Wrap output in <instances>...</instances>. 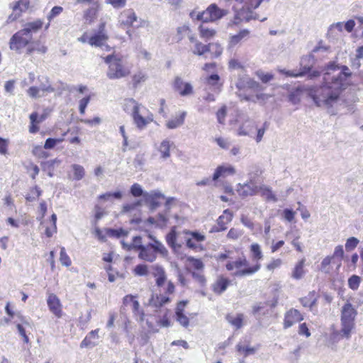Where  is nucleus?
I'll list each match as a JSON object with an SVG mask.
<instances>
[{"label":"nucleus","mask_w":363,"mask_h":363,"mask_svg":"<svg viewBox=\"0 0 363 363\" xmlns=\"http://www.w3.org/2000/svg\"><path fill=\"white\" fill-rule=\"evenodd\" d=\"M337 68L334 62H330L328 71L324 74L323 84L311 88L308 93L317 106L328 108L332 115L336 113L331 108L337 103L341 91L345 89V81L352 74L349 68L343 65L340 72L331 75L330 71H335Z\"/></svg>","instance_id":"nucleus-1"},{"label":"nucleus","mask_w":363,"mask_h":363,"mask_svg":"<svg viewBox=\"0 0 363 363\" xmlns=\"http://www.w3.org/2000/svg\"><path fill=\"white\" fill-rule=\"evenodd\" d=\"M225 267L228 271H233L235 269H236L233 273L234 277H244L252 275L258 272L261 268V264L259 262H257L255 265L249 267L248 261L245 257L242 256L238 257L235 261L228 262Z\"/></svg>","instance_id":"nucleus-2"},{"label":"nucleus","mask_w":363,"mask_h":363,"mask_svg":"<svg viewBox=\"0 0 363 363\" xmlns=\"http://www.w3.org/2000/svg\"><path fill=\"white\" fill-rule=\"evenodd\" d=\"M357 315V310L350 303L347 302L341 311V335L350 338L352 330L354 328V320Z\"/></svg>","instance_id":"nucleus-3"},{"label":"nucleus","mask_w":363,"mask_h":363,"mask_svg":"<svg viewBox=\"0 0 363 363\" xmlns=\"http://www.w3.org/2000/svg\"><path fill=\"white\" fill-rule=\"evenodd\" d=\"M150 238L153 240V242L144 245L139 250L138 257L146 262H153L157 259V253L167 255L168 251L161 242L152 235H150Z\"/></svg>","instance_id":"nucleus-4"},{"label":"nucleus","mask_w":363,"mask_h":363,"mask_svg":"<svg viewBox=\"0 0 363 363\" xmlns=\"http://www.w3.org/2000/svg\"><path fill=\"white\" fill-rule=\"evenodd\" d=\"M118 22L121 25L128 28L135 27L136 28L144 27L147 23L145 20L142 18L138 20V16L133 9L123 10L118 16Z\"/></svg>","instance_id":"nucleus-5"},{"label":"nucleus","mask_w":363,"mask_h":363,"mask_svg":"<svg viewBox=\"0 0 363 363\" xmlns=\"http://www.w3.org/2000/svg\"><path fill=\"white\" fill-rule=\"evenodd\" d=\"M38 80L40 83L38 86H30L28 91V94L33 99H37L43 96L45 93H52L55 91V88L52 86L48 77L39 76Z\"/></svg>","instance_id":"nucleus-6"},{"label":"nucleus","mask_w":363,"mask_h":363,"mask_svg":"<svg viewBox=\"0 0 363 363\" xmlns=\"http://www.w3.org/2000/svg\"><path fill=\"white\" fill-rule=\"evenodd\" d=\"M130 71L128 67L123 66L121 59H116L108 68L106 76L109 79H118L125 77Z\"/></svg>","instance_id":"nucleus-7"},{"label":"nucleus","mask_w":363,"mask_h":363,"mask_svg":"<svg viewBox=\"0 0 363 363\" xmlns=\"http://www.w3.org/2000/svg\"><path fill=\"white\" fill-rule=\"evenodd\" d=\"M31 40L32 38L30 35H27L22 30H20L11 38L9 42L10 49L20 52L22 48L29 46Z\"/></svg>","instance_id":"nucleus-8"},{"label":"nucleus","mask_w":363,"mask_h":363,"mask_svg":"<svg viewBox=\"0 0 363 363\" xmlns=\"http://www.w3.org/2000/svg\"><path fill=\"white\" fill-rule=\"evenodd\" d=\"M248 182L244 184H239L238 185L237 191L242 198L253 196L258 191V186L255 182V176H253L252 173H248Z\"/></svg>","instance_id":"nucleus-9"},{"label":"nucleus","mask_w":363,"mask_h":363,"mask_svg":"<svg viewBox=\"0 0 363 363\" xmlns=\"http://www.w3.org/2000/svg\"><path fill=\"white\" fill-rule=\"evenodd\" d=\"M235 86L240 91L245 89H252L255 91L263 90L262 86L259 82L248 76L240 77L235 83Z\"/></svg>","instance_id":"nucleus-10"},{"label":"nucleus","mask_w":363,"mask_h":363,"mask_svg":"<svg viewBox=\"0 0 363 363\" xmlns=\"http://www.w3.org/2000/svg\"><path fill=\"white\" fill-rule=\"evenodd\" d=\"M143 199L145 203L148 204L150 211H155L160 206V199H165V196L159 190H154L150 192H145L143 194Z\"/></svg>","instance_id":"nucleus-11"},{"label":"nucleus","mask_w":363,"mask_h":363,"mask_svg":"<svg viewBox=\"0 0 363 363\" xmlns=\"http://www.w3.org/2000/svg\"><path fill=\"white\" fill-rule=\"evenodd\" d=\"M105 30V23H101L99 25V30L94 35H93L89 39V43L95 47H103L104 45H106V41L108 40V35L104 31Z\"/></svg>","instance_id":"nucleus-12"},{"label":"nucleus","mask_w":363,"mask_h":363,"mask_svg":"<svg viewBox=\"0 0 363 363\" xmlns=\"http://www.w3.org/2000/svg\"><path fill=\"white\" fill-rule=\"evenodd\" d=\"M174 89L182 96H186L193 93V86L189 82H184L180 77H176L173 83Z\"/></svg>","instance_id":"nucleus-13"},{"label":"nucleus","mask_w":363,"mask_h":363,"mask_svg":"<svg viewBox=\"0 0 363 363\" xmlns=\"http://www.w3.org/2000/svg\"><path fill=\"white\" fill-rule=\"evenodd\" d=\"M303 319L302 315L298 310L291 308L285 313L284 327V328H289L296 323L301 321Z\"/></svg>","instance_id":"nucleus-14"},{"label":"nucleus","mask_w":363,"mask_h":363,"mask_svg":"<svg viewBox=\"0 0 363 363\" xmlns=\"http://www.w3.org/2000/svg\"><path fill=\"white\" fill-rule=\"evenodd\" d=\"M128 102L130 106H133L132 115L134 122L139 128H143L146 125L147 121L144 117L139 113V106L138 103L133 99H128Z\"/></svg>","instance_id":"nucleus-15"},{"label":"nucleus","mask_w":363,"mask_h":363,"mask_svg":"<svg viewBox=\"0 0 363 363\" xmlns=\"http://www.w3.org/2000/svg\"><path fill=\"white\" fill-rule=\"evenodd\" d=\"M47 303L50 311L57 318H61L62 315L61 303L57 296L53 294L49 295Z\"/></svg>","instance_id":"nucleus-16"},{"label":"nucleus","mask_w":363,"mask_h":363,"mask_svg":"<svg viewBox=\"0 0 363 363\" xmlns=\"http://www.w3.org/2000/svg\"><path fill=\"white\" fill-rule=\"evenodd\" d=\"M231 281L228 278L219 276L212 284L211 288L215 294L220 295L227 289Z\"/></svg>","instance_id":"nucleus-17"},{"label":"nucleus","mask_w":363,"mask_h":363,"mask_svg":"<svg viewBox=\"0 0 363 363\" xmlns=\"http://www.w3.org/2000/svg\"><path fill=\"white\" fill-rule=\"evenodd\" d=\"M224 214H227V216L225 217L224 215L219 216L217 220V225H215L212 228L211 231L213 232H220L225 230L226 227V223L230 222L232 220V214L230 213L228 209H226L223 212Z\"/></svg>","instance_id":"nucleus-18"},{"label":"nucleus","mask_w":363,"mask_h":363,"mask_svg":"<svg viewBox=\"0 0 363 363\" xmlns=\"http://www.w3.org/2000/svg\"><path fill=\"white\" fill-rule=\"evenodd\" d=\"M255 128V122L252 120H247L238 130V135L240 136L252 137Z\"/></svg>","instance_id":"nucleus-19"},{"label":"nucleus","mask_w":363,"mask_h":363,"mask_svg":"<svg viewBox=\"0 0 363 363\" xmlns=\"http://www.w3.org/2000/svg\"><path fill=\"white\" fill-rule=\"evenodd\" d=\"M235 173V170L233 167L228 165V166H219L216 168L215 170V172L213 173L212 179L213 181L218 180L220 177H225L228 175L234 174Z\"/></svg>","instance_id":"nucleus-20"},{"label":"nucleus","mask_w":363,"mask_h":363,"mask_svg":"<svg viewBox=\"0 0 363 363\" xmlns=\"http://www.w3.org/2000/svg\"><path fill=\"white\" fill-rule=\"evenodd\" d=\"M252 19H257V14L254 13L252 11L245 12L244 10H241L240 11L235 13L232 23L237 25L242 20L250 21Z\"/></svg>","instance_id":"nucleus-21"},{"label":"nucleus","mask_w":363,"mask_h":363,"mask_svg":"<svg viewBox=\"0 0 363 363\" xmlns=\"http://www.w3.org/2000/svg\"><path fill=\"white\" fill-rule=\"evenodd\" d=\"M152 275L156 277V285L158 287L162 286L166 281L167 277L164 268L160 265H153L152 267Z\"/></svg>","instance_id":"nucleus-22"},{"label":"nucleus","mask_w":363,"mask_h":363,"mask_svg":"<svg viewBox=\"0 0 363 363\" xmlns=\"http://www.w3.org/2000/svg\"><path fill=\"white\" fill-rule=\"evenodd\" d=\"M43 24V21L38 19L35 21L26 23L24 28L21 30L27 35H28L32 38L33 34L37 33L42 28Z\"/></svg>","instance_id":"nucleus-23"},{"label":"nucleus","mask_w":363,"mask_h":363,"mask_svg":"<svg viewBox=\"0 0 363 363\" xmlns=\"http://www.w3.org/2000/svg\"><path fill=\"white\" fill-rule=\"evenodd\" d=\"M169 301L170 298L166 296L160 295L154 296V295H152V297L148 301V306L158 308L167 304Z\"/></svg>","instance_id":"nucleus-24"},{"label":"nucleus","mask_w":363,"mask_h":363,"mask_svg":"<svg viewBox=\"0 0 363 363\" xmlns=\"http://www.w3.org/2000/svg\"><path fill=\"white\" fill-rule=\"evenodd\" d=\"M177 231L176 227L173 226L170 231L166 235V242L167 245L173 250H177L181 247L180 245L177 244Z\"/></svg>","instance_id":"nucleus-25"},{"label":"nucleus","mask_w":363,"mask_h":363,"mask_svg":"<svg viewBox=\"0 0 363 363\" xmlns=\"http://www.w3.org/2000/svg\"><path fill=\"white\" fill-rule=\"evenodd\" d=\"M186 115V113L185 111H183L179 116H177L175 118L168 121L166 123L167 127L169 129H174L181 126L182 125H183L184 122Z\"/></svg>","instance_id":"nucleus-26"},{"label":"nucleus","mask_w":363,"mask_h":363,"mask_svg":"<svg viewBox=\"0 0 363 363\" xmlns=\"http://www.w3.org/2000/svg\"><path fill=\"white\" fill-rule=\"evenodd\" d=\"M303 93V89L301 86L292 89L288 96L289 101L292 104H298L301 101V96Z\"/></svg>","instance_id":"nucleus-27"},{"label":"nucleus","mask_w":363,"mask_h":363,"mask_svg":"<svg viewBox=\"0 0 363 363\" xmlns=\"http://www.w3.org/2000/svg\"><path fill=\"white\" fill-rule=\"evenodd\" d=\"M210 11L211 12V21H215L220 18H221L223 16H225L227 12L225 10L220 9L218 8V6L215 4H211L210 5Z\"/></svg>","instance_id":"nucleus-28"},{"label":"nucleus","mask_w":363,"mask_h":363,"mask_svg":"<svg viewBox=\"0 0 363 363\" xmlns=\"http://www.w3.org/2000/svg\"><path fill=\"white\" fill-rule=\"evenodd\" d=\"M47 48L41 45L39 41L30 42L27 48V54L30 55L35 51L43 54L47 52Z\"/></svg>","instance_id":"nucleus-29"},{"label":"nucleus","mask_w":363,"mask_h":363,"mask_svg":"<svg viewBox=\"0 0 363 363\" xmlns=\"http://www.w3.org/2000/svg\"><path fill=\"white\" fill-rule=\"evenodd\" d=\"M315 291L310 292L307 296L301 298L300 302L304 307H309L311 308L316 304L317 298L315 296Z\"/></svg>","instance_id":"nucleus-30"},{"label":"nucleus","mask_w":363,"mask_h":363,"mask_svg":"<svg viewBox=\"0 0 363 363\" xmlns=\"http://www.w3.org/2000/svg\"><path fill=\"white\" fill-rule=\"evenodd\" d=\"M304 262H305V259H303L301 260H300L295 266L294 269V271L292 272V275L291 277L295 279H300L303 277V274H304V270H303V267H304Z\"/></svg>","instance_id":"nucleus-31"},{"label":"nucleus","mask_w":363,"mask_h":363,"mask_svg":"<svg viewBox=\"0 0 363 363\" xmlns=\"http://www.w3.org/2000/svg\"><path fill=\"white\" fill-rule=\"evenodd\" d=\"M171 146V143L168 140H164L159 147V151L161 153L162 158L166 160L170 157L169 149Z\"/></svg>","instance_id":"nucleus-32"},{"label":"nucleus","mask_w":363,"mask_h":363,"mask_svg":"<svg viewBox=\"0 0 363 363\" xmlns=\"http://www.w3.org/2000/svg\"><path fill=\"white\" fill-rule=\"evenodd\" d=\"M211 51V44L203 45L200 42H196L195 44L193 53L197 55H202L206 52Z\"/></svg>","instance_id":"nucleus-33"},{"label":"nucleus","mask_w":363,"mask_h":363,"mask_svg":"<svg viewBox=\"0 0 363 363\" xmlns=\"http://www.w3.org/2000/svg\"><path fill=\"white\" fill-rule=\"evenodd\" d=\"M250 250L252 252V257L253 260L256 261L257 262H259V260L262 259L263 258V254L262 252L260 246L257 243H253L250 246Z\"/></svg>","instance_id":"nucleus-34"},{"label":"nucleus","mask_w":363,"mask_h":363,"mask_svg":"<svg viewBox=\"0 0 363 363\" xmlns=\"http://www.w3.org/2000/svg\"><path fill=\"white\" fill-rule=\"evenodd\" d=\"M72 168L74 173V179L77 181L81 180L85 175L84 168L79 164H72Z\"/></svg>","instance_id":"nucleus-35"},{"label":"nucleus","mask_w":363,"mask_h":363,"mask_svg":"<svg viewBox=\"0 0 363 363\" xmlns=\"http://www.w3.org/2000/svg\"><path fill=\"white\" fill-rule=\"evenodd\" d=\"M249 31L247 30H242L239 33L233 35L230 38L229 45L233 47L237 45L242 38L247 36Z\"/></svg>","instance_id":"nucleus-36"},{"label":"nucleus","mask_w":363,"mask_h":363,"mask_svg":"<svg viewBox=\"0 0 363 363\" xmlns=\"http://www.w3.org/2000/svg\"><path fill=\"white\" fill-rule=\"evenodd\" d=\"M227 320L237 329L240 328L242 326L243 315L242 313L238 314L236 317H232L227 315Z\"/></svg>","instance_id":"nucleus-37"},{"label":"nucleus","mask_w":363,"mask_h":363,"mask_svg":"<svg viewBox=\"0 0 363 363\" xmlns=\"http://www.w3.org/2000/svg\"><path fill=\"white\" fill-rule=\"evenodd\" d=\"M122 198V193L119 191L115 192H106L99 196V199L104 201H110L111 199H121Z\"/></svg>","instance_id":"nucleus-38"},{"label":"nucleus","mask_w":363,"mask_h":363,"mask_svg":"<svg viewBox=\"0 0 363 363\" xmlns=\"http://www.w3.org/2000/svg\"><path fill=\"white\" fill-rule=\"evenodd\" d=\"M107 235L110 237H116L117 238L121 237H125L128 235V232L123 230V228L119 229H113V228H108L106 230Z\"/></svg>","instance_id":"nucleus-39"},{"label":"nucleus","mask_w":363,"mask_h":363,"mask_svg":"<svg viewBox=\"0 0 363 363\" xmlns=\"http://www.w3.org/2000/svg\"><path fill=\"white\" fill-rule=\"evenodd\" d=\"M210 6L203 11L199 12L196 14V20L201 21L203 23H207L211 21Z\"/></svg>","instance_id":"nucleus-40"},{"label":"nucleus","mask_w":363,"mask_h":363,"mask_svg":"<svg viewBox=\"0 0 363 363\" xmlns=\"http://www.w3.org/2000/svg\"><path fill=\"white\" fill-rule=\"evenodd\" d=\"M30 5L29 0H19L13 7V11H18L20 13L26 11Z\"/></svg>","instance_id":"nucleus-41"},{"label":"nucleus","mask_w":363,"mask_h":363,"mask_svg":"<svg viewBox=\"0 0 363 363\" xmlns=\"http://www.w3.org/2000/svg\"><path fill=\"white\" fill-rule=\"evenodd\" d=\"M220 77L218 74H212L206 78L208 84L214 86L216 89H220L221 84L219 83Z\"/></svg>","instance_id":"nucleus-42"},{"label":"nucleus","mask_w":363,"mask_h":363,"mask_svg":"<svg viewBox=\"0 0 363 363\" xmlns=\"http://www.w3.org/2000/svg\"><path fill=\"white\" fill-rule=\"evenodd\" d=\"M146 79V74L142 72H138L133 76V85L136 88L139 84L144 82Z\"/></svg>","instance_id":"nucleus-43"},{"label":"nucleus","mask_w":363,"mask_h":363,"mask_svg":"<svg viewBox=\"0 0 363 363\" xmlns=\"http://www.w3.org/2000/svg\"><path fill=\"white\" fill-rule=\"evenodd\" d=\"M199 31L201 37L206 39H209L213 37L215 34V30L210 29L203 25L199 26Z\"/></svg>","instance_id":"nucleus-44"},{"label":"nucleus","mask_w":363,"mask_h":363,"mask_svg":"<svg viewBox=\"0 0 363 363\" xmlns=\"http://www.w3.org/2000/svg\"><path fill=\"white\" fill-rule=\"evenodd\" d=\"M133 312L135 315H139V320L140 322L144 320L145 314L143 311L140 310V304L137 300H133L132 302Z\"/></svg>","instance_id":"nucleus-45"},{"label":"nucleus","mask_w":363,"mask_h":363,"mask_svg":"<svg viewBox=\"0 0 363 363\" xmlns=\"http://www.w3.org/2000/svg\"><path fill=\"white\" fill-rule=\"evenodd\" d=\"M63 141V138H49L45 140L44 148L46 150H50L55 147V146Z\"/></svg>","instance_id":"nucleus-46"},{"label":"nucleus","mask_w":363,"mask_h":363,"mask_svg":"<svg viewBox=\"0 0 363 363\" xmlns=\"http://www.w3.org/2000/svg\"><path fill=\"white\" fill-rule=\"evenodd\" d=\"M360 284V277L357 275H352L348 279V285L352 290H357Z\"/></svg>","instance_id":"nucleus-47"},{"label":"nucleus","mask_w":363,"mask_h":363,"mask_svg":"<svg viewBox=\"0 0 363 363\" xmlns=\"http://www.w3.org/2000/svg\"><path fill=\"white\" fill-rule=\"evenodd\" d=\"M262 195L264 196L267 201H272L274 202L277 201L276 196L269 188L264 187L262 189Z\"/></svg>","instance_id":"nucleus-48"},{"label":"nucleus","mask_w":363,"mask_h":363,"mask_svg":"<svg viewBox=\"0 0 363 363\" xmlns=\"http://www.w3.org/2000/svg\"><path fill=\"white\" fill-rule=\"evenodd\" d=\"M188 261L191 264V266L196 270H201L204 267L203 262L200 259L189 257H188Z\"/></svg>","instance_id":"nucleus-49"},{"label":"nucleus","mask_w":363,"mask_h":363,"mask_svg":"<svg viewBox=\"0 0 363 363\" xmlns=\"http://www.w3.org/2000/svg\"><path fill=\"white\" fill-rule=\"evenodd\" d=\"M60 262L62 265H65L66 267H69L71 265L72 262L69 257V256L67 255L65 252V247H62L60 250Z\"/></svg>","instance_id":"nucleus-50"},{"label":"nucleus","mask_w":363,"mask_h":363,"mask_svg":"<svg viewBox=\"0 0 363 363\" xmlns=\"http://www.w3.org/2000/svg\"><path fill=\"white\" fill-rule=\"evenodd\" d=\"M130 193L135 197H139L143 196L145 192H143V190L141 186L138 184H134L130 187Z\"/></svg>","instance_id":"nucleus-51"},{"label":"nucleus","mask_w":363,"mask_h":363,"mask_svg":"<svg viewBox=\"0 0 363 363\" xmlns=\"http://www.w3.org/2000/svg\"><path fill=\"white\" fill-rule=\"evenodd\" d=\"M359 240L354 237L348 238L345 243V248L347 251L354 250L358 245Z\"/></svg>","instance_id":"nucleus-52"},{"label":"nucleus","mask_w":363,"mask_h":363,"mask_svg":"<svg viewBox=\"0 0 363 363\" xmlns=\"http://www.w3.org/2000/svg\"><path fill=\"white\" fill-rule=\"evenodd\" d=\"M226 115L227 108L225 106H223L216 113L218 122L220 124H224Z\"/></svg>","instance_id":"nucleus-53"},{"label":"nucleus","mask_w":363,"mask_h":363,"mask_svg":"<svg viewBox=\"0 0 363 363\" xmlns=\"http://www.w3.org/2000/svg\"><path fill=\"white\" fill-rule=\"evenodd\" d=\"M57 159L48 160L41 163L42 168L44 171L50 172L54 171V166L56 162H58Z\"/></svg>","instance_id":"nucleus-54"},{"label":"nucleus","mask_w":363,"mask_h":363,"mask_svg":"<svg viewBox=\"0 0 363 363\" xmlns=\"http://www.w3.org/2000/svg\"><path fill=\"white\" fill-rule=\"evenodd\" d=\"M256 74L263 83H267L274 78L272 74L264 73L262 71H257Z\"/></svg>","instance_id":"nucleus-55"},{"label":"nucleus","mask_w":363,"mask_h":363,"mask_svg":"<svg viewBox=\"0 0 363 363\" xmlns=\"http://www.w3.org/2000/svg\"><path fill=\"white\" fill-rule=\"evenodd\" d=\"M237 350L238 352H242L245 353V356H248L250 354H254L257 349L255 348V347H249V346H246V347H244V346H242L241 345L238 344L237 345Z\"/></svg>","instance_id":"nucleus-56"},{"label":"nucleus","mask_w":363,"mask_h":363,"mask_svg":"<svg viewBox=\"0 0 363 363\" xmlns=\"http://www.w3.org/2000/svg\"><path fill=\"white\" fill-rule=\"evenodd\" d=\"M134 272L139 276H145L148 273L147 267L145 264H140L135 266Z\"/></svg>","instance_id":"nucleus-57"},{"label":"nucleus","mask_w":363,"mask_h":363,"mask_svg":"<svg viewBox=\"0 0 363 363\" xmlns=\"http://www.w3.org/2000/svg\"><path fill=\"white\" fill-rule=\"evenodd\" d=\"M127 0H106L108 4H110L114 9L123 8L126 4Z\"/></svg>","instance_id":"nucleus-58"},{"label":"nucleus","mask_w":363,"mask_h":363,"mask_svg":"<svg viewBox=\"0 0 363 363\" xmlns=\"http://www.w3.org/2000/svg\"><path fill=\"white\" fill-rule=\"evenodd\" d=\"M131 245L133 249L140 250L144 246L142 244V238L139 235L133 237Z\"/></svg>","instance_id":"nucleus-59"},{"label":"nucleus","mask_w":363,"mask_h":363,"mask_svg":"<svg viewBox=\"0 0 363 363\" xmlns=\"http://www.w3.org/2000/svg\"><path fill=\"white\" fill-rule=\"evenodd\" d=\"M90 99H91L90 96H86V97L82 99L79 101V112H80L81 114H84L85 109H86L88 104L90 101Z\"/></svg>","instance_id":"nucleus-60"},{"label":"nucleus","mask_w":363,"mask_h":363,"mask_svg":"<svg viewBox=\"0 0 363 363\" xmlns=\"http://www.w3.org/2000/svg\"><path fill=\"white\" fill-rule=\"evenodd\" d=\"M332 259H333L332 257L328 256L323 259V261L321 262V268H320L322 272H323L325 273L329 272L330 270H329L328 266L331 263Z\"/></svg>","instance_id":"nucleus-61"},{"label":"nucleus","mask_w":363,"mask_h":363,"mask_svg":"<svg viewBox=\"0 0 363 363\" xmlns=\"http://www.w3.org/2000/svg\"><path fill=\"white\" fill-rule=\"evenodd\" d=\"M177 320L184 327L186 328L189 325V320L184 313L176 314Z\"/></svg>","instance_id":"nucleus-62"},{"label":"nucleus","mask_w":363,"mask_h":363,"mask_svg":"<svg viewBox=\"0 0 363 363\" xmlns=\"http://www.w3.org/2000/svg\"><path fill=\"white\" fill-rule=\"evenodd\" d=\"M62 11V7L57 6H54L51 9L49 15L48 16V20L50 21L52 18H54L55 17L58 16Z\"/></svg>","instance_id":"nucleus-63"},{"label":"nucleus","mask_w":363,"mask_h":363,"mask_svg":"<svg viewBox=\"0 0 363 363\" xmlns=\"http://www.w3.org/2000/svg\"><path fill=\"white\" fill-rule=\"evenodd\" d=\"M282 261L281 259H273L270 263L267 265V269L269 271H272L274 269L279 268L281 265Z\"/></svg>","instance_id":"nucleus-64"}]
</instances>
